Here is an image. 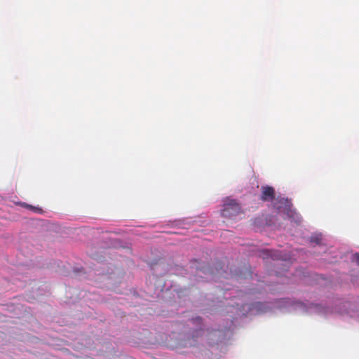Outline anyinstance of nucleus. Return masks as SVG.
<instances>
[{"label": "nucleus", "instance_id": "nucleus-1", "mask_svg": "<svg viewBox=\"0 0 359 359\" xmlns=\"http://www.w3.org/2000/svg\"><path fill=\"white\" fill-rule=\"evenodd\" d=\"M240 205L234 200L227 198L224 203L222 210V215L224 217L232 219L241 213Z\"/></svg>", "mask_w": 359, "mask_h": 359}, {"label": "nucleus", "instance_id": "nucleus-2", "mask_svg": "<svg viewBox=\"0 0 359 359\" xmlns=\"http://www.w3.org/2000/svg\"><path fill=\"white\" fill-rule=\"evenodd\" d=\"M260 199L263 201H272L275 198V190L272 187H262Z\"/></svg>", "mask_w": 359, "mask_h": 359}, {"label": "nucleus", "instance_id": "nucleus-3", "mask_svg": "<svg viewBox=\"0 0 359 359\" xmlns=\"http://www.w3.org/2000/svg\"><path fill=\"white\" fill-rule=\"evenodd\" d=\"M260 256L263 257V259H268L269 257H271L272 259H280V255L279 253H277L276 252H273L270 250H264L260 252Z\"/></svg>", "mask_w": 359, "mask_h": 359}, {"label": "nucleus", "instance_id": "nucleus-4", "mask_svg": "<svg viewBox=\"0 0 359 359\" xmlns=\"http://www.w3.org/2000/svg\"><path fill=\"white\" fill-rule=\"evenodd\" d=\"M274 206L276 208V209L280 212L282 208H284L285 210H289L290 207V204L287 199L281 198L278 201V202L276 203H274Z\"/></svg>", "mask_w": 359, "mask_h": 359}, {"label": "nucleus", "instance_id": "nucleus-5", "mask_svg": "<svg viewBox=\"0 0 359 359\" xmlns=\"http://www.w3.org/2000/svg\"><path fill=\"white\" fill-rule=\"evenodd\" d=\"M25 206L30 210H34L35 212H42V210L40 208L34 207L31 205H25Z\"/></svg>", "mask_w": 359, "mask_h": 359}, {"label": "nucleus", "instance_id": "nucleus-6", "mask_svg": "<svg viewBox=\"0 0 359 359\" xmlns=\"http://www.w3.org/2000/svg\"><path fill=\"white\" fill-rule=\"evenodd\" d=\"M354 259L356 264L359 266V252L354 255Z\"/></svg>", "mask_w": 359, "mask_h": 359}, {"label": "nucleus", "instance_id": "nucleus-7", "mask_svg": "<svg viewBox=\"0 0 359 359\" xmlns=\"http://www.w3.org/2000/svg\"><path fill=\"white\" fill-rule=\"evenodd\" d=\"M318 240H319V239H318V238H315V237H311V241L312 242H316V243H318Z\"/></svg>", "mask_w": 359, "mask_h": 359}]
</instances>
